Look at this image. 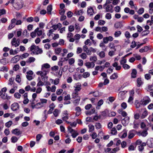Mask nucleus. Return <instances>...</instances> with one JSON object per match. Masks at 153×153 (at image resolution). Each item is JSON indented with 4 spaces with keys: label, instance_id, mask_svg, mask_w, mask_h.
Returning <instances> with one entry per match:
<instances>
[{
    "label": "nucleus",
    "instance_id": "f257e3e1",
    "mask_svg": "<svg viewBox=\"0 0 153 153\" xmlns=\"http://www.w3.org/2000/svg\"><path fill=\"white\" fill-rule=\"evenodd\" d=\"M109 110L107 109H105L104 111L100 112V117L102 119H105L108 117Z\"/></svg>",
    "mask_w": 153,
    "mask_h": 153
},
{
    "label": "nucleus",
    "instance_id": "f03ea898",
    "mask_svg": "<svg viewBox=\"0 0 153 153\" xmlns=\"http://www.w3.org/2000/svg\"><path fill=\"white\" fill-rule=\"evenodd\" d=\"M142 105L145 106L149 103L150 101L151 100L149 97L146 96L144 97L141 100Z\"/></svg>",
    "mask_w": 153,
    "mask_h": 153
},
{
    "label": "nucleus",
    "instance_id": "7ed1b4c3",
    "mask_svg": "<svg viewBox=\"0 0 153 153\" xmlns=\"http://www.w3.org/2000/svg\"><path fill=\"white\" fill-rule=\"evenodd\" d=\"M125 24V22L123 21H122L116 22L114 25L115 28L116 29L121 28Z\"/></svg>",
    "mask_w": 153,
    "mask_h": 153
},
{
    "label": "nucleus",
    "instance_id": "20e7f679",
    "mask_svg": "<svg viewBox=\"0 0 153 153\" xmlns=\"http://www.w3.org/2000/svg\"><path fill=\"white\" fill-rule=\"evenodd\" d=\"M20 41L19 39H16L14 37L11 40V44L12 46H14L16 47L19 45Z\"/></svg>",
    "mask_w": 153,
    "mask_h": 153
},
{
    "label": "nucleus",
    "instance_id": "39448f33",
    "mask_svg": "<svg viewBox=\"0 0 153 153\" xmlns=\"http://www.w3.org/2000/svg\"><path fill=\"white\" fill-rule=\"evenodd\" d=\"M68 129L69 132L72 134V136L73 138L76 137L78 135V133L77 131L72 129L70 126L68 127Z\"/></svg>",
    "mask_w": 153,
    "mask_h": 153
},
{
    "label": "nucleus",
    "instance_id": "423d86ee",
    "mask_svg": "<svg viewBox=\"0 0 153 153\" xmlns=\"http://www.w3.org/2000/svg\"><path fill=\"white\" fill-rule=\"evenodd\" d=\"M20 106L17 102H14L10 106L11 109L13 111H16L18 110Z\"/></svg>",
    "mask_w": 153,
    "mask_h": 153
},
{
    "label": "nucleus",
    "instance_id": "0eeeda50",
    "mask_svg": "<svg viewBox=\"0 0 153 153\" xmlns=\"http://www.w3.org/2000/svg\"><path fill=\"white\" fill-rule=\"evenodd\" d=\"M21 56L19 55L15 56L11 59V62L12 63H15L20 60Z\"/></svg>",
    "mask_w": 153,
    "mask_h": 153
},
{
    "label": "nucleus",
    "instance_id": "6e6552de",
    "mask_svg": "<svg viewBox=\"0 0 153 153\" xmlns=\"http://www.w3.org/2000/svg\"><path fill=\"white\" fill-rule=\"evenodd\" d=\"M16 19L13 18L11 19V23L9 25V26L8 27V30H11L16 25Z\"/></svg>",
    "mask_w": 153,
    "mask_h": 153
},
{
    "label": "nucleus",
    "instance_id": "1a4fd4ad",
    "mask_svg": "<svg viewBox=\"0 0 153 153\" xmlns=\"http://www.w3.org/2000/svg\"><path fill=\"white\" fill-rule=\"evenodd\" d=\"M87 13L88 15L93 16L94 13L93 7L91 6L88 7L87 8Z\"/></svg>",
    "mask_w": 153,
    "mask_h": 153
},
{
    "label": "nucleus",
    "instance_id": "9d476101",
    "mask_svg": "<svg viewBox=\"0 0 153 153\" xmlns=\"http://www.w3.org/2000/svg\"><path fill=\"white\" fill-rule=\"evenodd\" d=\"M113 8V6L112 4L108 5L106 7L105 9V12H110L112 13L114 10L112 9Z\"/></svg>",
    "mask_w": 153,
    "mask_h": 153
},
{
    "label": "nucleus",
    "instance_id": "9b49d317",
    "mask_svg": "<svg viewBox=\"0 0 153 153\" xmlns=\"http://www.w3.org/2000/svg\"><path fill=\"white\" fill-rule=\"evenodd\" d=\"M85 65L88 68H89L91 67L92 68H94L95 66L94 62H87L85 64Z\"/></svg>",
    "mask_w": 153,
    "mask_h": 153
},
{
    "label": "nucleus",
    "instance_id": "f8f14e48",
    "mask_svg": "<svg viewBox=\"0 0 153 153\" xmlns=\"http://www.w3.org/2000/svg\"><path fill=\"white\" fill-rule=\"evenodd\" d=\"M9 61V60L5 58H4L0 60V62L1 64L5 65Z\"/></svg>",
    "mask_w": 153,
    "mask_h": 153
},
{
    "label": "nucleus",
    "instance_id": "ddd939ff",
    "mask_svg": "<svg viewBox=\"0 0 153 153\" xmlns=\"http://www.w3.org/2000/svg\"><path fill=\"white\" fill-rule=\"evenodd\" d=\"M129 118L127 117L123 119L122 120V124H128L129 121Z\"/></svg>",
    "mask_w": 153,
    "mask_h": 153
},
{
    "label": "nucleus",
    "instance_id": "4468645a",
    "mask_svg": "<svg viewBox=\"0 0 153 153\" xmlns=\"http://www.w3.org/2000/svg\"><path fill=\"white\" fill-rule=\"evenodd\" d=\"M147 145L150 148L153 147V139H151L148 140L147 142Z\"/></svg>",
    "mask_w": 153,
    "mask_h": 153
},
{
    "label": "nucleus",
    "instance_id": "2eb2a0df",
    "mask_svg": "<svg viewBox=\"0 0 153 153\" xmlns=\"http://www.w3.org/2000/svg\"><path fill=\"white\" fill-rule=\"evenodd\" d=\"M35 51H36V55H38L39 54H41L43 52L42 49L40 48L38 46H36L35 48Z\"/></svg>",
    "mask_w": 153,
    "mask_h": 153
},
{
    "label": "nucleus",
    "instance_id": "dca6fc26",
    "mask_svg": "<svg viewBox=\"0 0 153 153\" xmlns=\"http://www.w3.org/2000/svg\"><path fill=\"white\" fill-rule=\"evenodd\" d=\"M137 71L136 69H133L131 74V77L132 78H134L136 77L137 74Z\"/></svg>",
    "mask_w": 153,
    "mask_h": 153
},
{
    "label": "nucleus",
    "instance_id": "f3484780",
    "mask_svg": "<svg viewBox=\"0 0 153 153\" xmlns=\"http://www.w3.org/2000/svg\"><path fill=\"white\" fill-rule=\"evenodd\" d=\"M137 86L138 87H140L143 84V82L142 81L141 78H139L137 79Z\"/></svg>",
    "mask_w": 153,
    "mask_h": 153
},
{
    "label": "nucleus",
    "instance_id": "a211bd4d",
    "mask_svg": "<svg viewBox=\"0 0 153 153\" xmlns=\"http://www.w3.org/2000/svg\"><path fill=\"white\" fill-rule=\"evenodd\" d=\"M135 105L136 108H139L140 107V105H142L141 100L139 101L138 100H136L135 102Z\"/></svg>",
    "mask_w": 153,
    "mask_h": 153
},
{
    "label": "nucleus",
    "instance_id": "6ab92c4d",
    "mask_svg": "<svg viewBox=\"0 0 153 153\" xmlns=\"http://www.w3.org/2000/svg\"><path fill=\"white\" fill-rule=\"evenodd\" d=\"M52 10V6L51 5H49L47 7V13L49 15L51 14V12Z\"/></svg>",
    "mask_w": 153,
    "mask_h": 153
},
{
    "label": "nucleus",
    "instance_id": "aec40b11",
    "mask_svg": "<svg viewBox=\"0 0 153 153\" xmlns=\"http://www.w3.org/2000/svg\"><path fill=\"white\" fill-rule=\"evenodd\" d=\"M12 132L13 134L16 135H18L21 134V133L18 129H15L12 131Z\"/></svg>",
    "mask_w": 153,
    "mask_h": 153
},
{
    "label": "nucleus",
    "instance_id": "412c9836",
    "mask_svg": "<svg viewBox=\"0 0 153 153\" xmlns=\"http://www.w3.org/2000/svg\"><path fill=\"white\" fill-rule=\"evenodd\" d=\"M102 93L99 91H96L94 92L93 96L94 97H100L102 95Z\"/></svg>",
    "mask_w": 153,
    "mask_h": 153
},
{
    "label": "nucleus",
    "instance_id": "4be33fe9",
    "mask_svg": "<svg viewBox=\"0 0 153 153\" xmlns=\"http://www.w3.org/2000/svg\"><path fill=\"white\" fill-rule=\"evenodd\" d=\"M42 77L43 76H46L47 74L49 72V71L46 69H42Z\"/></svg>",
    "mask_w": 153,
    "mask_h": 153
},
{
    "label": "nucleus",
    "instance_id": "5701e85b",
    "mask_svg": "<svg viewBox=\"0 0 153 153\" xmlns=\"http://www.w3.org/2000/svg\"><path fill=\"white\" fill-rule=\"evenodd\" d=\"M82 123V122L81 120L80 119H76L74 121V122H73L72 123H71L70 124H80Z\"/></svg>",
    "mask_w": 153,
    "mask_h": 153
},
{
    "label": "nucleus",
    "instance_id": "b1692460",
    "mask_svg": "<svg viewBox=\"0 0 153 153\" xmlns=\"http://www.w3.org/2000/svg\"><path fill=\"white\" fill-rule=\"evenodd\" d=\"M118 77V76L117 75V74L114 73L113 74L111 75L110 77L111 79H117Z\"/></svg>",
    "mask_w": 153,
    "mask_h": 153
},
{
    "label": "nucleus",
    "instance_id": "393cba45",
    "mask_svg": "<svg viewBox=\"0 0 153 153\" xmlns=\"http://www.w3.org/2000/svg\"><path fill=\"white\" fill-rule=\"evenodd\" d=\"M2 95L1 97V98L4 99H7V100L10 99V96H8L7 94H6L5 93H4V94H2Z\"/></svg>",
    "mask_w": 153,
    "mask_h": 153
},
{
    "label": "nucleus",
    "instance_id": "a878e982",
    "mask_svg": "<svg viewBox=\"0 0 153 153\" xmlns=\"http://www.w3.org/2000/svg\"><path fill=\"white\" fill-rule=\"evenodd\" d=\"M68 118L69 117L68 116H65V115H64V116H63V117H62V119L63 121H65L66 123L68 124L71 123L67 121Z\"/></svg>",
    "mask_w": 153,
    "mask_h": 153
},
{
    "label": "nucleus",
    "instance_id": "bb28decb",
    "mask_svg": "<svg viewBox=\"0 0 153 153\" xmlns=\"http://www.w3.org/2000/svg\"><path fill=\"white\" fill-rule=\"evenodd\" d=\"M50 65L48 63H45L42 65V66L41 69H45V68L47 69L50 68Z\"/></svg>",
    "mask_w": 153,
    "mask_h": 153
},
{
    "label": "nucleus",
    "instance_id": "cd10ccee",
    "mask_svg": "<svg viewBox=\"0 0 153 153\" xmlns=\"http://www.w3.org/2000/svg\"><path fill=\"white\" fill-rule=\"evenodd\" d=\"M122 33L119 30H117L115 31L114 33V36L116 37H118L120 36Z\"/></svg>",
    "mask_w": 153,
    "mask_h": 153
},
{
    "label": "nucleus",
    "instance_id": "c85d7f7f",
    "mask_svg": "<svg viewBox=\"0 0 153 153\" xmlns=\"http://www.w3.org/2000/svg\"><path fill=\"white\" fill-rule=\"evenodd\" d=\"M95 110L94 108H92L90 111H87L86 112L87 115H91V114L94 113Z\"/></svg>",
    "mask_w": 153,
    "mask_h": 153
},
{
    "label": "nucleus",
    "instance_id": "c756f323",
    "mask_svg": "<svg viewBox=\"0 0 153 153\" xmlns=\"http://www.w3.org/2000/svg\"><path fill=\"white\" fill-rule=\"evenodd\" d=\"M38 28H36L34 31L30 33V36L32 38H34L36 36V30H37Z\"/></svg>",
    "mask_w": 153,
    "mask_h": 153
},
{
    "label": "nucleus",
    "instance_id": "7c9ffc66",
    "mask_svg": "<svg viewBox=\"0 0 153 153\" xmlns=\"http://www.w3.org/2000/svg\"><path fill=\"white\" fill-rule=\"evenodd\" d=\"M35 60V59L33 57H30L26 61L27 63H31L34 62Z\"/></svg>",
    "mask_w": 153,
    "mask_h": 153
},
{
    "label": "nucleus",
    "instance_id": "2f4dec72",
    "mask_svg": "<svg viewBox=\"0 0 153 153\" xmlns=\"http://www.w3.org/2000/svg\"><path fill=\"white\" fill-rule=\"evenodd\" d=\"M0 71L3 72H7L8 71V68L7 66H3L0 68Z\"/></svg>",
    "mask_w": 153,
    "mask_h": 153
},
{
    "label": "nucleus",
    "instance_id": "473e14b6",
    "mask_svg": "<svg viewBox=\"0 0 153 153\" xmlns=\"http://www.w3.org/2000/svg\"><path fill=\"white\" fill-rule=\"evenodd\" d=\"M146 146V144L145 143H143L142 144L139 146V150L140 151H142L144 149V146Z\"/></svg>",
    "mask_w": 153,
    "mask_h": 153
},
{
    "label": "nucleus",
    "instance_id": "72a5a7b5",
    "mask_svg": "<svg viewBox=\"0 0 153 153\" xmlns=\"http://www.w3.org/2000/svg\"><path fill=\"white\" fill-rule=\"evenodd\" d=\"M127 62L126 59L124 58V57L122 58V59L120 61V63L121 65H123L126 63Z\"/></svg>",
    "mask_w": 153,
    "mask_h": 153
},
{
    "label": "nucleus",
    "instance_id": "f704fd0d",
    "mask_svg": "<svg viewBox=\"0 0 153 153\" xmlns=\"http://www.w3.org/2000/svg\"><path fill=\"white\" fill-rule=\"evenodd\" d=\"M150 33V31L149 30H144L142 33V36H143L147 35Z\"/></svg>",
    "mask_w": 153,
    "mask_h": 153
},
{
    "label": "nucleus",
    "instance_id": "c9c22d12",
    "mask_svg": "<svg viewBox=\"0 0 153 153\" xmlns=\"http://www.w3.org/2000/svg\"><path fill=\"white\" fill-rule=\"evenodd\" d=\"M134 98L132 96L130 95L128 99V102L130 104H132L133 103V100Z\"/></svg>",
    "mask_w": 153,
    "mask_h": 153
},
{
    "label": "nucleus",
    "instance_id": "e433bc0d",
    "mask_svg": "<svg viewBox=\"0 0 153 153\" xmlns=\"http://www.w3.org/2000/svg\"><path fill=\"white\" fill-rule=\"evenodd\" d=\"M98 54L101 58H104L105 56V53L103 51L100 52Z\"/></svg>",
    "mask_w": 153,
    "mask_h": 153
},
{
    "label": "nucleus",
    "instance_id": "4c0bfd02",
    "mask_svg": "<svg viewBox=\"0 0 153 153\" xmlns=\"http://www.w3.org/2000/svg\"><path fill=\"white\" fill-rule=\"evenodd\" d=\"M80 100V98L79 97H78V98H76L74 101V103L76 105H77L79 104Z\"/></svg>",
    "mask_w": 153,
    "mask_h": 153
},
{
    "label": "nucleus",
    "instance_id": "58836bf2",
    "mask_svg": "<svg viewBox=\"0 0 153 153\" xmlns=\"http://www.w3.org/2000/svg\"><path fill=\"white\" fill-rule=\"evenodd\" d=\"M59 111L57 109H55L53 111V114L55 117H57L58 116Z\"/></svg>",
    "mask_w": 153,
    "mask_h": 153
},
{
    "label": "nucleus",
    "instance_id": "ea45409f",
    "mask_svg": "<svg viewBox=\"0 0 153 153\" xmlns=\"http://www.w3.org/2000/svg\"><path fill=\"white\" fill-rule=\"evenodd\" d=\"M144 12V9L143 8H140L137 11V13L139 15L142 14Z\"/></svg>",
    "mask_w": 153,
    "mask_h": 153
},
{
    "label": "nucleus",
    "instance_id": "a19ab883",
    "mask_svg": "<svg viewBox=\"0 0 153 153\" xmlns=\"http://www.w3.org/2000/svg\"><path fill=\"white\" fill-rule=\"evenodd\" d=\"M81 86V85L79 83H77V85H76V88L75 89V91H79L81 89V88H80Z\"/></svg>",
    "mask_w": 153,
    "mask_h": 153
},
{
    "label": "nucleus",
    "instance_id": "79ce46f5",
    "mask_svg": "<svg viewBox=\"0 0 153 153\" xmlns=\"http://www.w3.org/2000/svg\"><path fill=\"white\" fill-rule=\"evenodd\" d=\"M74 30V27L73 25H70L68 27V30L69 32L73 31Z\"/></svg>",
    "mask_w": 153,
    "mask_h": 153
},
{
    "label": "nucleus",
    "instance_id": "37998d69",
    "mask_svg": "<svg viewBox=\"0 0 153 153\" xmlns=\"http://www.w3.org/2000/svg\"><path fill=\"white\" fill-rule=\"evenodd\" d=\"M16 81L18 82L19 83L21 81V79L20 76L19 75H17L15 79Z\"/></svg>",
    "mask_w": 153,
    "mask_h": 153
},
{
    "label": "nucleus",
    "instance_id": "c03bdc74",
    "mask_svg": "<svg viewBox=\"0 0 153 153\" xmlns=\"http://www.w3.org/2000/svg\"><path fill=\"white\" fill-rule=\"evenodd\" d=\"M137 45L136 42L133 40L131 43L130 47L132 48H134Z\"/></svg>",
    "mask_w": 153,
    "mask_h": 153
},
{
    "label": "nucleus",
    "instance_id": "a18cd8bd",
    "mask_svg": "<svg viewBox=\"0 0 153 153\" xmlns=\"http://www.w3.org/2000/svg\"><path fill=\"white\" fill-rule=\"evenodd\" d=\"M79 56L83 59H85L86 58L87 56L85 53H82L81 54L79 55Z\"/></svg>",
    "mask_w": 153,
    "mask_h": 153
},
{
    "label": "nucleus",
    "instance_id": "49530a36",
    "mask_svg": "<svg viewBox=\"0 0 153 153\" xmlns=\"http://www.w3.org/2000/svg\"><path fill=\"white\" fill-rule=\"evenodd\" d=\"M29 56V54L27 53H25L22 54L21 56V59H23V58H25Z\"/></svg>",
    "mask_w": 153,
    "mask_h": 153
},
{
    "label": "nucleus",
    "instance_id": "de8ad7c7",
    "mask_svg": "<svg viewBox=\"0 0 153 153\" xmlns=\"http://www.w3.org/2000/svg\"><path fill=\"white\" fill-rule=\"evenodd\" d=\"M125 36L126 38L129 39L131 36L129 32L126 31L125 33Z\"/></svg>",
    "mask_w": 153,
    "mask_h": 153
},
{
    "label": "nucleus",
    "instance_id": "09e8293b",
    "mask_svg": "<svg viewBox=\"0 0 153 153\" xmlns=\"http://www.w3.org/2000/svg\"><path fill=\"white\" fill-rule=\"evenodd\" d=\"M62 49L60 48H57L55 49L56 54L57 55L59 54L61 51Z\"/></svg>",
    "mask_w": 153,
    "mask_h": 153
},
{
    "label": "nucleus",
    "instance_id": "8fccbe9b",
    "mask_svg": "<svg viewBox=\"0 0 153 153\" xmlns=\"http://www.w3.org/2000/svg\"><path fill=\"white\" fill-rule=\"evenodd\" d=\"M75 62V60L73 58H71L69 59L68 60V62L69 64L70 65H72L73 64H74V63Z\"/></svg>",
    "mask_w": 153,
    "mask_h": 153
},
{
    "label": "nucleus",
    "instance_id": "3c124183",
    "mask_svg": "<svg viewBox=\"0 0 153 153\" xmlns=\"http://www.w3.org/2000/svg\"><path fill=\"white\" fill-rule=\"evenodd\" d=\"M133 56L137 60H139L141 59V57L140 56L137 54H134Z\"/></svg>",
    "mask_w": 153,
    "mask_h": 153
},
{
    "label": "nucleus",
    "instance_id": "603ef678",
    "mask_svg": "<svg viewBox=\"0 0 153 153\" xmlns=\"http://www.w3.org/2000/svg\"><path fill=\"white\" fill-rule=\"evenodd\" d=\"M82 76L84 78H87L90 76V73L88 72H84L83 73Z\"/></svg>",
    "mask_w": 153,
    "mask_h": 153
},
{
    "label": "nucleus",
    "instance_id": "864d4df0",
    "mask_svg": "<svg viewBox=\"0 0 153 153\" xmlns=\"http://www.w3.org/2000/svg\"><path fill=\"white\" fill-rule=\"evenodd\" d=\"M37 28H38L37 30H36L37 35L39 36L42 35V30H39V28L38 27H37Z\"/></svg>",
    "mask_w": 153,
    "mask_h": 153
},
{
    "label": "nucleus",
    "instance_id": "5fc2aeb1",
    "mask_svg": "<svg viewBox=\"0 0 153 153\" xmlns=\"http://www.w3.org/2000/svg\"><path fill=\"white\" fill-rule=\"evenodd\" d=\"M120 150L119 147H117L116 148H114L112 149V150L111 152V153H115L117 152Z\"/></svg>",
    "mask_w": 153,
    "mask_h": 153
},
{
    "label": "nucleus",
    "instance_id": "6e6d98bb",
    "mask_svg": "<svg viewBox=\"0 0 153 153\" xmlns=\"http://www.w3.org/2000/svg\"><path fill=\"white\" fill-rule=\"evenodd\" d=\"M21 96V94L18 92H16L14 94V97L17 99L20 98Z\"/></svg>",
    "mask_w": 153,
    "mask_h": 153
},
{
    "label": "nucleus",
    "instance_id": "4d7b16f0",
    "mask_svg": "<svg viewBox=\"0 0 153 153\" xmlns=\"http://www.w3.org/2000/svg\"><path fill=\"white\" fill-rule=\"evenodd\" d=\"M105 18L107 19H110L111 18V15L110 13H107L105 15Z\"/></svg>",
    "mask_w": 153,
    "mask_h": 153
},
{
    "label": "nucleus",
    "instance_id": "13d9d810",
    "mask_svg": "<svg viewBox=\"0 0 153 153\" xmlns=\"http://www.w3.org/2000/svg\"><path fill=\"white\" fill-rule=\"evenodd\" d=\"M147 114H148L147 111H145L142 114L141 118H144L147 116Z\"/></svg>",
    "mask_w": 153,
    "mask_h": 153
},
{
    "label": "nucleus",
    "instance_id": "bf43d9fd",
    "mask_svg": "<svg viewBox=\"0 0 153 153\" xmlns=\"http://www.w3.org/2000/svg\"><path fill=\"white\" fill-rule=\"evenodd\" d=\"M33 20V18L32 17H28L26 19V21L28 22H31Z\"/></svg>",
    "mask_w": 153,
    "mask_h": 153
},
{
    "label": "nucleus",
    "instance_id": "052dcab7",
    "mask_svg": "<svg viewBox=\"0 0 153 153\" xmlns=\"http://www.w3.org/2000/svg\"><path fill=\"white\" fill-rule=\"evenodd\" d=\"M116 114V112L114 111H111L110 113L108 112V117L115 116Z\"/></svg>",
    "mask_w": 153,
    "mask_h": 153
},
{
    "label": "nucleus",
    "instance_id": "680f3d73",
    "mask_svg": "<svg viewBox=\"0 0 153 153\" xmlns=\"http://www.w3.org/2000/svg\"><path fill=\"white\" fill-rule=\"evenodd\" d=\"M114 10L116 12H119L120 10V7L119 6H117L114 7Z\"/></svg>",
    "mask_w": 153,
    "mask_h": 153
},
{
    "label": "nucleus",
    "instance_id": "e2e57ef3",
    "mask_svg": "<svg viewBox=\"0 0 153 153\" xmlns=\"http://www.w3.org/2000/svg\"><path fill=\"white\" fill-rule=\"evenodd\" d=\"M145 78L147 80L150 79L151 78V76L150 74H146L145 75Z\"/></svg>",
    "mask_w": 153,
    "mask_h": 153
},
{
    "label": "nucleus",
    "instance_id": "0e129e2a",
    "mask_svg": "<svg viewBox=\"0 0 153 153\" xmlns=\"http://www.w3.org/2000/svg\"><path fill=\"white\" fill-rule=\"evenodd\" d=\"M117 131L115 128H113L111 131V134L112 135H115L116 134Z\"/></svg>",
    "mask_w": 153,
    "mask_h": 153
},
{
    "label": "nucleus",
    "instance_id": "69168bd1",
    "mask_svg": "<svg viewBox=\"0 0 153 153\" xmlns=\"http://www.w3.org/2000/svg\"><path fill=\"white\" fill-rule=\"evenodd\" d=\"M11 140H12V142L13 143H15L16 142L18 139L17 138L15 137V136H13L11 138Z\"/></svg>",
    "mask_w": 153,
    "mask_h": 153
},
{
    "label": "nucleus",
    "instance_id": "338daca9",
    "mask_svg": "<svg viewBox=\"0 0 153 153\" xmlns=\"http://www.w3.org/2000/svg\"><path fill=\"white\" fill-rule=\"evenodd\" d=\"M121 106L122 107L123 109H126L127 106V105L126 103L125 102H123L121 103Z\"/></svg>",
    "mask_w": 153,
    "mask_h": 153
},
{
    "label": "nucleus",
    "instance_id": "774afa93",
    "mask_svg": "<svg viewBox=\"0 0 153 153\" xmlns=\"http://www.w3.org/2000/svg\"><path fill=\"white\" fill-rule=\"evenodd\" d=\"M82 51V49L81 47H78L77 49L76 53L77 54L81 53Z\"/></svg>",
    "mask_w": 153,
    "mask_h": 153
}]
</instances>
